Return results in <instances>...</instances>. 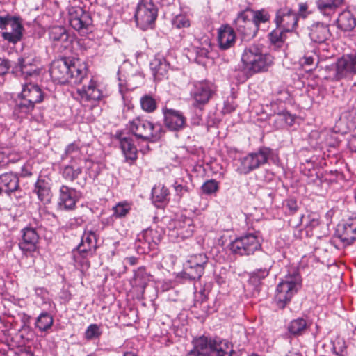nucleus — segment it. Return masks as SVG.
<instances>
[{"label":"nucleus","instance_id":"1","mask_svg":"<svg viewBox=\"0 0 356 356\" xmlns=\"http://www.w3.org/2000/svg\"><path fill=\"white\" fill-rule=\"evenodd\" d=\"M87 73L88 69L85 63L66 57L54 60L50 67L52 79L60 84H80Z\"/></svg>","mask_w":356,"mask_h":356},{"label":"nucleus","instance_id":"2","mask_svg":"<svg viewBox=\"0 0 356 356\" xmlns=\"http://www.w3.org/2000/svg\"><path fill=\"white\" fill-rule=\"evenodd\" d=\"M244 69L250 74L267 72L273 64L274 57L264 52V47L259 44H252L245 48L241 55Z\"/></svg>","mask_w":356,"mask_h":356},{"label":"nucleus","instance_id":"3","mask_svg":"<svg viewBox=\"0 0 356 356\" xmlns=\"http://www.w3.org/2000/svg\"><path fill=\"white\" fill-rule=\"evenodd\" d=\"M126 127L137 139L150 143L159 140L164 133L161 123H154L143 115L129 120Z\"/></svg>","mask_w":356,"mask_h":356},{"label":"nucleus","instance_id":"4","mask_svg":"<svg viewBox=\"0 0 356 356\" xmlns=\"http://www.w3.org/2000/svg\"><path fill=\"white\" fill-rule=\"evenodd\" d=\"M19 97V102L16 104L14 111L19 117L24 118L33 112L36 104L44 100V92L39 85L26 82L22 85Z\"/></svg>","mask_w":356,"mask_h":356},{"label":"nucleus","instance_id":"5","mask_svg":"<svg viewBox=\"0 0 356 356\" xmlns=\"http://www.w3.org/2000/svg\"><path fill=\"white\" fill-rule=\"evenodd\" d=\"M301 287L302 278L298 272L287 274L277 286L275 301L277 307L284 308Z\"/></svg>","mask_w":356,"mask_h":356},{"label":"nucleus","instance_id":"6","mask_svg":"<svg viewBox=\"0 0 356 356\" xmlns=\"http://www.w3.org/2000/svg\"><path fill=\"white\" fill-rule=\"evenodd\" d=\"M327 74L325 79L331 81H339L356 74V53L343 55L337 61L325 67Z\"/></svg>","mask_w":356,"mask_h":356},{"label":"nucleus","instance_id":"7","mask_svg":"<svg viewBox=\"0 0 356 356\" xmlns=\"http://www.w3.org/2000/svg\"><path fill=\"white\" fill-rule=\"evenodd\" d=\"M271 149L268 147H260L257 152L248 154L238 159L239 165L236 171L241 175H248L267 163Z\"/></svg>","mask_w":356,"mask_h":356},{"label":"nucleus","instance_id":"8","mask_svg":"<svg viewBox=\"0 0 356 356\" xmlns=\"http://www.w3.org/2000/svg\"><path fill=\"white\" fill-rule=\"evenodd\" d=\"M157 16L158 9L153 0L139 1L134 15L138 26L143 30L152 28Z\"/></svg>","mask_w":356,"mask_h":356},{"label":"nucleus","instance_id":"9","mask_svg":"<svg viewBox=\"0 0 356 356\" xmlns=\"http://www.w3.org/2000/svg\"><path fill=\"white\" fill-rule=\"evenodd\" d=\"M261 248V238L258 233L245 234L236 238L230 244L231 251L241 256L253 254Z\"/></svg>","mask_w":356,"mask_h":356},{"label":"nucleus","instance_id":"10","mask_svg":"<svg viewBox=\"0 0 356 356\" xmlns=\"http://www.w3.org/2000/svg\"><path fill=\"white\" fill-rule=\"evenodd\" d=\"M216 91V86L208 81L195 82L191 92L193 106L202 108L209 103Z\"/></svg>","mask_w":356,"mask_h":356},{"label":"nucleus","instance_id":"11","mask_svg":"<svg viewBox=\"0 0 356 356\" xmlns=\"http://www.w3.org/2000/svg\"><path fill=\"white\" fill-rule=\"evenodd\" d=\"M8 26L11 28V31L3 32L1 37L10 43L16 44L22 38L23 26L19 19L15 17H11L9 15L0 16V29L6 30Z\"/></svg>","mask_w":356,"mask_h":356},{"label":"nucleus","instance_id":"12","mask_svg":"<svg viewBox=\"0 0 356 356\" xmlns=\"http://www.w3.org/2000/svg\"><path fill=\"white\" fill-rule=\"evenodd\" d=\"M273 22L277 28L291 33L298 27V15L292 8L284 6L276 10Z\"/></svg>","mask_w":356,"mask_h":356},{"label":"nucleus","instance_id":"13","mask_svg":"<svg viewBox=\"0 0 356 356\" xmlns=\"http://www.w3.org/2000/svg\"><path fill=\"white\" fill-rule=\"evenodd\" d=\"M249 8L241 11L234 20L236 31L243 40L249 41L258 33V28L254 25L248 14Z\"/></svg>","mask_w":356,"mask_h":356},{"label":"nucleus","instance_id":"14","mask_svg":"<svg viewBox=\"0 0 356 356\" xmlns=\"http://www.w3.org/2000/svg\"><path fill=\"white\" fill-rule=\"evenodd\" d=\"M163 124L170 131L179 132L187 126V118L179 110L164 106L162 108Z\"/></svg>","mask_w":356,"mask_h":356},{"label":"nucleus","instance_id":"15","mask_svg":"<svg viewBox=\"0 0 356 356\" xmlns=\"http://www.w3.org/2000/svg\"><path fill=\"white\" fill-rule=\"evenodd\" d=\"M356 241V224H337L331 243L337 248L351 245Z\"/></svg>","mask_w":356,"mask_h":356},{"label":"nucleus","instance_id":"16","mask_svg":"<svg viewBox=\"0 0 356 356\" xmlns=\"http://www.w3.org/2000/svg\"><path fill=\"white\" fill-rule=\"evenodd\" d=\"M69 23L77 31L87 33L92 24L90 14L80 7L72 6L69 8Z\"/></svg>","mask_w":356,"mask_h":356},{"label":"nucleus","instance_id":"17","mask_svg":"<svg viewBox=\"0 0 356 356\" xmlns=\"http://www.w3.org/2000/svg\"><path fill=\"white\" fill-rule=\"evenodd\" d=\"M208 259L204 254L190 256L184 266L185 273L190 279L200 278L204 273Z\"/></svg>","mask_w":356,"mask_h":356},{"label":"nucleus","instance_id":"18","mask_svg":"<svg viewBox=\"0 0 356 356\" xmlns=\"http://www.w3.org/2000/svg\"><path fill=\"white\" fill-rule=\"evenodd\" d=\"M77 92L82 102L91 104L99 102L104 97L100 85L93 79H91L87 85H84L81 89H79Z\"/></svg>","mask_w":356,"mask_h":356},{"label":"nucleus","instance_id":"19","mask_svg":"<svg viewBox=\"0 0 356 356\" xmlns=\"http://www.w3.org/2000/svg\"><path fill=\"white\" fill-rule=\"evenodd\" d=\"M17 65L26 79L28 77H37L40 74L38 59L33 52L24 53L18 58Z\"/></svg>","mask_w":356,"mask_h":356},{"label":"nucleus","instance_id":"20","mask_svg":"<svg viewBox=\"0 0 356 356\" xmlns=\"http://www.w3.org/2000/svg\"><path fill=\"white\" fill-rule=\"evenodd\" d=\"M236 33L229 24H222L218 30V43L220 50L225 51L234 47Z\"/></svg>","mask_w":356,"mask_h":356},{"label":"nucleus","instance_id":"21","mask_svg":"<svg viewBox=\"0 0 356 356\" xmlns=\"http://www.w3.org/2000/svg\"><path fill=\"white\" fill-rule=\"evenodd\" d=\"M58 205L66 210H72L78 200L77 191L72 188L63 185L59 191Z\"/></svg>","mask_w":356,"mask_h":356},{"label":"nucleus","instance_id":"22","mask_svg":"<svg viewBox=\"0 0 356 356\" xmlns=\"http://www.w3.org/2000/svg\"><path fill=\"white\" fill-rule=\"evenodd\" d=\"M213 339L204 336L194 341V348L187 356H213Z\"/></svg>","mask_w":356,"mask_h":356},{"label":"nucleus","instance_id":"23","mask_svg":"<svg viewBox=\"0 0 356 356\" xmlns=\"http://www.w3.org/2000/svg\"><path fill=\"white\" fill-rule=\"evenodd\" d=\"M38 235L33 228L26 227L23 229L22 241L19 244V248L24 253H31L36 250Z\"/></svg>","mask_w":356,"mask_h":356},{"label":"nucleus","instance_id":"24","mask_svg":"<svg viewBox=\"0 0 356 356\" xmlns=\"http://www.w3.org/2000/svg\"><path fill=\"white\" fill-rule=\"evenodd\" d=\"M329 26L322 22H315L309 27L310 39L316 43H323L330 36Z\"/></svg>","mask_w":356,"mask_h":356},{"label":"nucleus","instance_id":"25","mask_svg":"<svg viewBox=\"0 0 356 356\" xmlns=\"http://www.w3.org/2000/svg\"><path fill=\"white\" fill-rule=\"evenodd\" d=\"M116 138L119 140L121 149L128 160L136 161L138 158V150L131 136H124L122 133H117Z\"/></svg>","mask_w":356,"mask_h":356},{"label":"nucleus","instance_id":"26","mask_svg":"<svg viewBox=\"0 0 356 356\" xmlns=\"http://www.w3.org/2000/svg\"><path fill=\"white\" fill-rule=\"evenodd\" d=\"M19 187V177L13 172H6L0 175V191L10 195L18 191Z\"/></svg>","mask_w":356,"mask_h":356},{"label":"nucleus","instance_id":"27","mask_svg":"<svg viewBox=\"0 0 356 356\" xmlns=\"http://www.w3.org/2000/svg\"><path fill=\"white\" fill-rule=\"evenodd\" d=\"M338 27L343 31H350L356 26V8L343 11L337 19Z\"/></svg>","mask_w":356,"mask_h":356},{"label":"nucleus","instance_id":"28","mask_svg":"<svg viewBox=\"0 0 356 356\" xmlns=\"http://www.w3.org/2000/svg\"><path fill=\"white\" fill-rule=\"evenodd\" d=\"M344 1L345 0H317L316 6L323 15L331 18Z\"/></svg>","mask_w":356,"mask_h":356},{"label":"nucleus","instance_id":"29","mask_svg":"<svg viewBox=\"0 0 356 356\" xmlns=\"http://www.w3.org/2000/svg\"><path fill=\"white\" fill-rule=\"evenodd\" d=\"M33 192L37 195L39 200L44 204H47L51 202L52 193L50 184L44 179H38L34 184Z\"/></svg>","mask_w":356,"mask_h":356},{"label":"nucleus","instance_id":"30","mask_svg":"<svg viewBox=\"0 0 356 356\" xmlns=\"http://www.w3.org/2000/svg\"><path fill=\"white\" fill-rule=\"evenodd\" d=\"M170 191L163 184H156L152 190V198L154 204H166L170 200Z\"/></svg>","mask_w":356,"mask_h":356},{"label":"nucleus","instance_id":"31","mask_svg":"<svg viewBox=\"0 0 356 356\" xmlns=\"http://www.w3.org/2000/svg\"><path fill=\"white\" fill-rule=\"evenodd\" d=\"M152 229H146L144 232L138 235V238L136 242V250L138 254H147L151 250L152 243L149 237L152 234Z\"/></svg>","mask_w":356,"mask_h":356},{"label":"nucleus","instance_id":"32","mask_svg":"<svg viewBox=\"0 0 356 356\" xmlns=\"http://www.w3.org/2000/svg\"><path fill=\"white\" fill-rule=\"evenodd\" d=\"M309 323L305 318H298L290 322L288 325V330L293 336H300L304 334L309 328Z\"/></svg>","mask_w":356,"mask_h":356},{"label":"nucleus","instance_id":"33","mask_svg":"<svg viewBox=\"0 0 356 356\" xmlns=\"http://www.w3.org/2000/svg\"><path fill=\"white\" fill-rule=\"evenodd\" d=\"M213 356H231L232 346L225 340L213 339Z\"/></svg>","mask_w":356,"mask_h":356},{"label":"nucleus","instance_id":"34","mask_svg":"<svg viewBox=\"0 0 356 356\" xmlns=\"http://www.w3.org/2000/svg\"><path fill=\"white\" fill-rule=\"evenodd\" d=\"M151 70L155 79H161L168 73V65L164 59L154 58L151 64Z\"/></svg>","mask_w":356,"mask_h":356},{"label":"nucleus","instance_id":"35","mask_svg":"<svg viewBox=\"0 0 356 356\" xmlns=\"http://www.w3.org/2000/svg\"><path fill=\"white\" fill-rule=\"evenodd\" d=\"M140 108L147 113H153L158 108V102L151 94H145L140 99Z\"/></svg>","mask_w":356,"mask_h":356},{"label":"nucleus","instance_id":"36","mask_svg":"<svg viewBox=\"0 0 356 356\" xmlns=\"http://www.w3.org/2000/svg\"><path fill=\"white\" fill-rule=\"evenodd\" d=\"M49 38L53 42L64 44L68 42L69 35L63 26H57L51 29Z\"/></svg>","mask_w":356,"mask_h":356},{"label":"nucleus","instance_id":"37","mask_svg":"<svg viewBox=\"0 0 356 356\" xmlns=\"http://www.w3.org/2000/svg\"><path fill=\"white\" fill-rule=\"evenodd\" d=\"M249 13L252 14V19L256 27L258 28V31L259 30L261 24L268 23L270 20V15L265 8L260 10H252L249 8Z\"/></svg>","mask_w":356,"mask_h":356},{"label":"nucleus","instance_id":"38","mask_svg":"<svg viewBox=\"0 0 356 356\" xmlns=\"http://www.w3.org/2000/svg\"><path fill=\"white\" fill-rule=\"evenodd\" d=\"M286 33L289 32L276 27L268 34V39L272 44L277 47H281L286 40Z\"/></svg>","mask_w":356,"mask_h":356},{"label":"nucleus","instance_id":"39","mask_svg":"<svg viewBox=\"0 0 356 356\" xmlns=\"http://www.w3.org/2000/svg\"><path fill=\"white\" fill-rule=\"evenodd\" d=\"M54 318L47 313H42L37 318L35 326L41 332L47 331L53 325Z\"/></svg>","mask_w":356,"mask_h":356},{"label":"nucleus","instance_id":"40","mask_svg":"<svg viewBox=\"0 0 356 356\" xmlns=\"http://www.w3.org/2000/svg\"><path fill=\"white\" fill-rule=\"evenodd\" d=\"M132 205L131 202H119L113 207V216L118 218L125 217L131 210Z\"/></svg>","mask_w":356,"mask_h":356},{"label":"nucleus","instance_id":"41","mask_svg":"<svg viewBox=\"0 0 356 356\" xmlns=\"http://www.w3.org/2000/svg\"><path fill=\"white\" fill-rule=\"evenodd\" d=\"M81 173L82 168L81 166H74L72 165H69L64 168L63 176L65 179L73 181L77 179Z\"/></svg>","mask_w":356,"mask_h":356},{"label":"nucleus","instance_id":"42","mask_svg":"<svg viewBox=\"0 0 356 356\" xmlns=\"http://www.w3.org/2000/svg\"><path fill=\"white\" fill-rule=\"evenodd\" d=\"M56 216L54 213L49 212L46 208H39L38 210L35 212L33 216V220L35 222H42L44 221H54L55 220Z\"/></svg>","mask_w":356,"mask_h":356},{"label":"nucleus","instance_id":"43","mask_svg":"<svg viewBox=\"0 0 356 356\" xmlns=\"http://www.w3.org/2000/svg\"><path fill=\"white\" fill-rule=\"evenodd\" d=\"M134 280L136 286L144 288L149 281V275L146 273L144 268H139L135 272Z\"/></svg>","mask_w":356,"mask_h":356},{"label":"nucleus","instance_id":"44","mask_svg":"<svg viewBox=\"0 0 356 356\" xmlns=\"http://www.w3.org/2000/svg\"><path fill=\"white\" fill-rule=\"evenodd\" d=\"M90 256L84 255L83 254L74 252V259L76 263V266H78L80 270L82 273L88 270L90 268V261H89Z\"/></svg>","mask_w":356,"mask_h":356},{"label":"nucleus","instance_id":"45","mask_svg":"<svg viewBox=\"0 0 356 356\" xmlns=\"http://www.w3.org/2000/svg\"><path fill=\"white\" fill-rule=\"evenodd\" d=\"M295 117L287 111L278 113L276 115L275 122H279L278 127L283 124L292 126L294 124Z\"/></svg>","mask_w":356,"mask_h":356},{"label":"nucleus","instance_id":"46","mask_svg":"<svg viewBox=\"0 0 356 356\" xmlns=\"http://www.w3.org/2000/svg\"><path fill=\"white\" fill-rule=\"evenodd\" d=\"M102 334V331L100 325L91 324L86 330L84 337L87 340H94L99 338Z\"/></svg>","mask_w":356,"mask_h":356},{"label":"nucleus","instance_id":"47","mask_svg":"<svg viewBox=\"0 0 356 356\" xmlns=\"http://www.w3.org/2000/svg\"><path fill=\"white\" fill-rule=\"evenodd\" d=\"M172 24L175 28L180 29L189 27L191 26V22L186 15H177L173 18Z\"/></svg>","mask_w":356,"mask_h":356},{"label":"nucleus","instance_id":"48","mask_svg":"<svg viewBox=\"0 0 356 356\" xmlns=\"http://www.w3.org/2000/svg\"><path fill=\"white\" fill-rule=\"evenodd\" d=\"M173 188L175 193V196L179 201L190 193V188L187 184H180L177 181L173 184Z\"/></svg>","mask_w":356,"mask_h":356},{"label":"nucleus","instance_id":"49","mask_svg":"<svg viewBox=\"0 0 356 356\" xmlns=\"http://www.w3.org/2000/svg\"><path fill=\"white\" fill-rule=\"evenodd\" d=\"M203 193L211 195L216 193L219 189L218 182L215 179H209L205 181L201 187Z\"/></svg>","mask_w":356,"mask_h":356},{"label":"nucleus","instance_id":"50","mask_svg":"<svg viewBox=\"0 0 356 356\" xmlns=\"http://www.w3.org/2000/svg\"><path fill=\"white\" fill-rule=\"evenodd\" d=\"M97 245H91L89 243H85L81 242L79 245L76 250L74 251V252H77L80 254H83L84 255H88L92 257L94 252L96 250Z\"/></svg>","mask_w":356,"mask_h":356},{"label":"nucleus","instance_id":"51","mask_svg":"<svg viewBox=\"0 0 356 356\" xmlns=\"http://www.w3.org/2000/svg\"><path fill=\"white\" fill-rule=\"evenodd\" d=\"M269 273V270L267 268L257 270L251 273L250 277V282L256 284L259 282L260 280L265 278Z\"/></svg>","mask_w":356,"mask_h":356},{"label":"nucleus","instance_id":"52","mask_svg":"<svg viewBox=\"0 0 356 356\" xmlns=\"http://www.w3.org/2000/svg\"><path fill=\"white\" fill-rule=\"evenodd\" d=\"M284 207L286 209V211L290 214H295L299 209L297 201L294 198H288L284 201Z\"/></svg>","mask_w":356,"mask_h":356},{"label":"nucleus","instance_id":"53","mask_svg":"<svg viewBox=\"0 0 356 356\" xmlns=\"http://www.w3.org/2000/svg\"><path fill=\"white\" fill-rule=\"evenodd\" d=\"M311 13L312 12L309 10V5L307 3L301 2L298 4V13H296V15H298V20L299 19V17L303 19L307 18Z\"/></svg>","mask_w":356,"mask_h":356},{"label":"nucleus","instance_id":"54","mask_svg":"<svg viewBox=\"0 0 356 356\" xmlns=\"http://www.w3.org/2000/svg\"><path fill=\"white\" fill-rule=\"evenodd\" d=\"M82 243L97 245V239L95 234L92 231L85 232L81 239Z\"/></svg>","mask_w":356,"mask_h":356},{"label":"nucleus","instance_id":"55","mask_svg":"<svg viewBox=\"0 0 356 356\" xmlns=\"http://www.w3.org/2000/svg\"><path fill=\"white\" fill-rule=\"evenodd\" d=\"M346 349L345 343L343 341L338 339L333 343V350L337 355H342Z\"/></svg>","mask_w":356,"mask_h":356},{"label":"nucleus","instance_id":"56","mask_svg":"<svg viewBox=\"0 0 356 356\" xmlns=\"http://www.w3.org/2000/svg\"><path fill=\"white\" fill-rule=\"evenodd\" d=\"M10 67V61L0 57V76L6 74Z\"/></svg>","mask_w":356,"mask_h":356},{"label":"nucleus","instance_id":"57","mask_svg":"<svg viewBox=\"0 0 356 356\" xmlns=\"http://www.w3.org/2000/svg\"><path fill=\"white\" fill-rule=\"evenodd\" d=\"M80 150L79 144L76 142L72 143L69 144L65 148V154L67 155H70L76 152H78Z\"/></svg>","mask_w":356,"mask_h":356},{"label":"nucleus","instance_id":"58","mask_svg":"<svg viewBox=\"0 0 356 356\" xmlns=\"http://www.w3.org/2000/svg\"><path fill=\"white\" fill-rule=\"evenodd\" d=\"M31 170L32 168L29 164L24 163L21 168L19 175L22 177H31L32 175Z\"/></svg>","mask_w":356,"mask_h":356},{"label":"nucleus","instance_id":"59","mask_svg":"<svg viewBox=\"0 0 356 356\" xmlns=\"http://www.w3.org/2000/svg\"><path fill=\"white\" fill-rule=\"evenodd\" d=\"M15 356H33L31 351L25 349H20L16 353Z\"/></svg>","mask_w":356,"mask_h":356},{"label":"nucleus","instance_id":"60","mask_svg":"<svg viewBox=\"0 0 356 356\" xmlns=\"http://www.w3.org/2000/svg\"><path fill=\"white\" fill-rule=\"evenodd\" d=\"M12 160L9 159L8 156H6L4 152H0V163H6L11 161Z\"/></svg>","mask_w":356,"mask_h":356},{"label":"nucleus","instance_id":"61","mask_svg":"<svg viewBox=\"0 0 356 356\" xmlns=\"http://www.w3.org/2000/svg\"><path fill=\"white\" fill-rule=\"evenodd\" d=\"M302 63L304 65H310L314 63V58L312 56H306L303 58Z\"/></svg>","mask_w":356,"mask_h":356},{"label":"nucleus","instance_id":"62","mask_svg":"<svg viewBox=\"0 0 356 356\" xmlns=\"http://www.w3.org/2000/svg\"><path fill=\"white\" fill-rule=\"evenodd\" d=\"M128 262L131 264V265H135L136 263V258L133 257H129L127 259Z\"/></svg>","mask_w":356,"mask_h":356},{"label":"nucleus","instance_id":"63","mask_svg":"<svg viewBox=\"0 0 356 356\" xmlns=\"http://www.w3.org/2000/svg\"><path fill=\"white\" fill-rule=\"evenodd\" d=\"M124 356H136V355L134 353L129 351V352H126L124 354Z\"/></svg>","mask_w":356,"mask_h":356},{"label":"nucleus","instance_id":"64","mask_svg":"<svg viewBox=\"0 0 356 356\" xmlns=\"http://www.w3.org/2000/svg\"><path fill=\"white\" fill-rule=\"evenodd\" d=\"M287 356H301L300 353L297 352H290Z\"/></svg>","mask_w":356,"mask_h":356}]
</instances>
